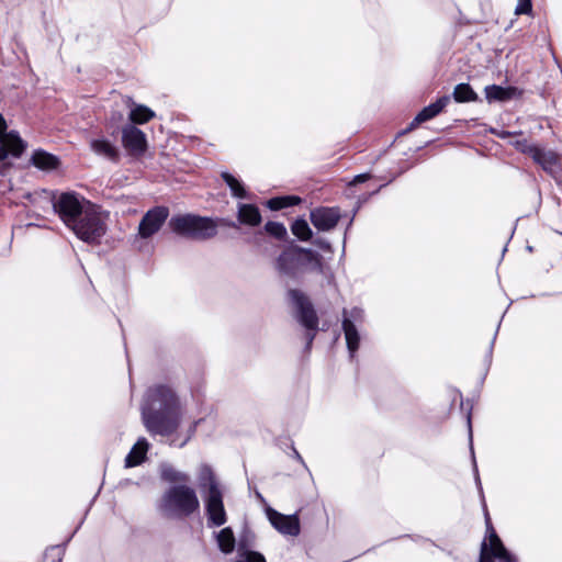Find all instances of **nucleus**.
I'll list each match as a JSON object with an SVG mask.
<instances>
[{
    "mask_svg": "<svg viewBox=\"0 0 562 562\" xmlns=\"http://www.w3.org/2000/svg\"><path fill=\"white\" fill-rule=\"evenodd\" d=\"M236 562H266V559L258 552L249 551L241 555Z\"/></svg>",
    "mask_w": 562,
    "mask_h": 562,
    "instance_id": "nucleus-32",
    "label": "nucleus"
},
{
    "mask_svg": "<svg viewBox=\"0 0 562 562\" xmlns=\"http://www.w3.org/2000/svg\"><path fill=\"white\" fill-rule=\"evenodd\" d=\"M364 312L360 307L342 310V330L345 334L348 351H357L360 345V335L357 329L358 324H362Z\"/></svg>",
    "mask_w": 562,
    "mask_h": 562,
    "instance_id": "nucleus-7",
    "label": "nucleus"
},
{
    "mask_svg": "<svg viewBox=\"0 0 562 562\" xmlns=\"http://www.w3.org/2000/svg\"><path fill=\"white\" fill-rule=\"evenodd\" d=\"M532 12V2L531 0H518V3L515 9V14H531Z\"/></svg>",
    "mask_w": 562,
    "mask_h": 562,
    "instance_id": "nucleus-31",
    "label": "nucleus"
},
{
    "mask_svg": "<svg viewBox=\"0 0 562 562\" xmlns=\"http://www.w3.org/2000/svg\"><path fill=\"white\" fill-rule=\"evenodd\" d=\"M487 531L490 532L487 553L491 554V557L498 559L499 562H516V558L506 550L488 520Z\"/></svg>",
    "mask_w": 562,
    "mask_h": 562,
    "instance_id": "nucleus-19",
    "label": "nucleus"
},
{
    "mask_svg": "<svg viewBox=\"0 0 562 562\" xmlns=\"http://www.w3.org/2000/svg\"><path fill=\"white\" fill-rule=\"evenodd\" d=\"M265 231L272 237L281 240L284 239L288 232L285 226L280 222L269 221L265 225Z\"/></svg>",
    "mask_w": 562,
    "mask_h": 562,
    "instance_id": "nucleus-29",
    "label": "nucleus"
},
{
    "mask_svg": "<svg viewBox=\"0 0 562 562\" xmlns=\"http://www.w3.org/2000/svg\"><path fill=\"white\" fill-rule=\"evenodd\" d=\"M199 481L201 487H207V491L212 490V486H220L212 469L210 467L203 465L200 470Z\"/></svg>",
    "mask_w": 562,
    "mask_h": 562,
    "instance_id": "nucleus-28",
    "label": "nucleus"
},
{
    "mask_svg": "<svg viewBox=\"0 0 562 562\" xmlns=\"http://www.w3.org/2000/svg\"><path fill=\"white\" fill-rule=\"evenodd\" d=\"M479 562H494V557H491V554L487 553V542H486V540H484L481 543Z\"/></svg>",
    "mask_w": 562,
    "mask_h": 562,
    "instance_id": "nucleus-33",
    "label": "nucleus"
},
{
    "mask_svg": "<svg viewBox=\"0 0 562 562\" xmlns=\"http://www.w3.org/2000/svg\"><path fill=\"white\" fill-rule=\"evenodd\" d=\"M8 133L9 132H7V122L3 115L0 113V142H3L5 136H8Z\"/></svg>",
    "mask_w": 562,
    "mask_h": 562,
    "instance_id": "nucleus-36",
    "label": "nucleus"
},
{
    "mask_svg": "<svg viewBox=\"0 0 562 562\" xmlns=\"http://www.w3.org/2000/svg\"><path fill=\"white\" fill-rule=\"evenodd\" d=\"M484 94L488 103H503L519 99L522 95V90L513 86L502 87L498 85H490L484 88Z\"/></svg>",
    "mask_w": 562,
    "mask_h": 562,
    "instance_id": "nucleus-14",
    "label": "nucleus"
},
{
    "mask_svg": "<svg viewBox=\"0 0 562 562\" xmlns=\"http://www.w3.org/2000/svg\"><path fill=\"white\" fill-rule=\"evenodd\" d=\"M513 133H510V132H502L498 135H499L501 138H506V137L510 136Z\"/></svg>",
    "mask_w": 562,
    "mask_h": 562,
    "instance_id": "nucleus-39",
    "label": "nucleus"
},
{
    "mask_svg": "<svg viewBox=\"0 0 562 562\" xmlns=\"http://www.w3.org/2000/svg\"><path fill=\"white\" fill-rule=\"evenodd\" d=\"M172 479L173 480H181V481H187L188 480L187 475L186 474H181V473H178Z\"/></svg>",
    "mask_w": 562,
    "mask_h": 562,
    "instance_id": "nucleus-38",
    "label": "nucleus"
},
{
    "mask_svg": "<svg viewBox=\"0 0 562 562\" xmlns=\"http://www.w3.org/2000/svg\"><path fill=\"white\" fill-rule=\"evenodd\" d=\"M204 502L209 527L223 526L227 517L220 486L213 485L212 490L207 491Z\"/></svg>",
    "mask_w": 562,
    "mask_h": 562,
    "instance_id": "nucleus-8",
    "label": "nucleus"
},
{
    "mask_svg": "<svg viewBox=\"0 0 562 562\" xmlns=\"http://www.w3.org/2000/svg\"><path fill=\"white\" fill-rule=\"evenodd\" d=\"M450 97L442 95L438 98L435 102L425 106L418 114L414 117V120L409 123L408 127L405 132L414 130L420 123L427 122L434 117H436L442 110L449 104Z\"/></svg>",
    "mask_w": 562,
    "mask_h": 562,
    "instance_id": "nucleus-18",
    "label": "nucleus"
},
{
    "mask_svg": "<svg viewBox=\"0 0 562 562\" xmlns=\"http://www.w3.org/2000/svg\"><path fill=\"white\" fill-rule=\"evenodd\" d=\"M26 198L33 204L41 198L47 200L65 226L87 244H100L106 233V224L94 205L77 192L55 193L42 190L27 193Z\"/></svg>",
    "mask_w": 562,
    "mask_h": 562,
    "instance_id": "nucleus-1",
    "label": "nucleus"
},
{
    "mask_svg": "<svg viewBox=\"0 0 562 562\" xmlns=\"http://www.w3.org/2000/svg\"><path fill=\"white\" fill-rule=\"evenodd\" d=\"M531 158L552 178H557L561 172L559 155L553 150H546L539 147Z\"/></svg>",
    "mask_w": 562,
    "mask_h": 562,
    "instance_id": "nucleus-16",
    "label": "nucleus"
},
{
    "mask_svg": "<svg viewBox=\"0 0 562 562\" xmlns=\"http://www.w3.org/2000/svg\"><path fill=\"white\" fill-rule=\"evenodd\" d=\"M291 231L300 240L306 241L312 238L313 232L304 218L295 220L291 225Z\"/></svg>",
    "mask_w": 562,
    "mask_h": 562,
    "instance_id": "nucleus-27",
    "label": "nucleus"
},
{
    "mask_svg": "<svg viewBox=\"0 0 562 562\" xmlns=\"http://www.w3.org/2000/svg\"><path fill=\"white\" fill-rule=\"evenodd\" d=\"M370 173H360L353 177V179L348 183L349 186H356L357 183H362L370 179Z\"/></svg>",
    "mask_w": 562,
    "mask_h": 562,
    "instance_id": "nucleus-35",
    "label": "nucleus"
},
{
    "mask_svg": "<svg viewBox=\"0 0 562 562\" xmlns=\"http://www.w3.org/2000/svg\"><path fill=\"white\" fill-rule=\"evenodd\" d=\"M306 348H307V349H310V348H311V340L307 342Z\"/></svg>",
    "mask_w": 562,
    "mask_h": 562,
    "instance_id": "nucleus-41",
    "label": "nucleus"
},
{
    "mask_svg": "<svg viewBox=\"0 0 562 562\" xmlns=\"http://www.w3.org/2000/svg\"><path fill=\"white\" fill-rule=\"evenodd\" d=\"M277 272L285 278L297 280L307 271L323 274L329 284L334 282V273L323 263L322 256L308 248L291 245L283 249L274 261Z\"/></svg>",
    "mask_w": 562,
    "mask_h": 562,
    "instance_id": "nucleus-3",
    "label": "nucleus"
},
{
    "mask_svg": "<svg viewBox=\"0 0 562 562\" xmlns=\"http://www.w3.org/2000/svg\"><path fill=\"white\" fill-rule=\"evenodd\" d=\"M286 296L295 310L297 322L307 330L316 331L318 328V317L308 296L297 289H290L286 292Z\"/></svg>",
    "mask_w": 562,
    "mask_h": 562,
    "instance_id": "nucleus-6",
    "label": "nucleus"
},
{
    "mask_svg": "<svg viewBox=\"0 0 562 562\" xmlns=\"http://www.w3.org/2000/svg\"><path fill=\"white\" fill-rule=\"evenodd\" d=\"M222 179L226 183V186L229 188L231 193L234 198L237 199H248V192L246 191L243 182L234 177L232 173L227 171H223L221 173Z\"/></svg>",
    "mask_w": 562,
    "mask_h": 562,
    "instance_id": "nucleus-22",
    "label": "nucleus"
},
{
    "mask_svg": "<svg viewBox=\"0 0 562 562\" xmlns=\"http://www.w3.org/2000/svg\"><path fill=\"white\" fill-rule=\"evenodd\" d=\"M26 148V143L20 137L16 131H10L8 136L0 142V162H3L9 154L20 158Z\"/></svg>",
    "mask_w": 562,
    "mask_h": 562,
    "instance_id": "nucleus-17",
    "label": "nucleus"
},
{
    "mask_svg": "<svg viewBox=\"0 0 562 562\" xmlns=\"http://www.w3.org/2000/svg\"><path fill=\"white\" fill-rule=\"evenodd\" d=\"M93 154L102 157L113 164H119L121 159L120 149L115 144L104 136L92 138L89 143Z\"/></svg>",
    "mask_w": 562,
    "mask_h": 562,
    "instance_id": "nucleus-15",
    "label": "nucleus"
},
{
    "mask_svg": "<svg viewBox=\"0 0 562 562\" xmlns=\"http://www.w3.org/2000/svg\"><path fill=\"white\" fill-rule=\"evenodd\" d=\"M169 216L167 206H155L149 209L138 224V235L143 239L150 238L162 227Z\"/></svg>",
    "mask_w": 562,
    "mask_h": 562,
    "instance_id": "nucleus-9",
    "label": "nucleus"
},
{
    "mask_svg": "<svg viewBox=\"0 0 562 562\" xmlns=\"http://www.w3.org/2000/svg\"><path fill=\"white\" fill-rule=\"evenodd\" d=\"M341 217L338 206H318L311 211L310 220L315 228L328 232L336 227Z\"/></svg>",
    "mask_w": 562,
    "mask_h": 562,
    "instance_id": "nucleus-11",
    "label": "nucleus"
},
{
    "mask_svg": "<svg viewBox=\"0 0 562 562\" xmlns=\"http://www.w3.org/2000/svg\"><path fill=\"white\" fill-rule=\"evenodd\" d=\"M270 524L282 535L296 537L300 533V520L296 514L283 515L272 508L266 509Z\"/></svg>",
    "mask_w": 562,
    "mask_h": 562,
    "instance_id": "nucleus-12",
    "label": "nucleus"
},
{
    "mask_svg": "<svg viewBox=\"0 0 562 562\" xmlns=\"http://www.w3.org/2000/svg\"><path fill=\"white\" fill-rule=\"evenodd\" d=\"M218 548L224 553H231L235 548V536L229 527L223 528L216 533Z\"/></svg>",
    "mask_w": 562,
    "mask_h": 562,
    "instance_id": "nucleus-24",
    "label": "nucleus"
},
{
    "mask_svg": "<svg viewBox=\"0 0 562 562\" xmlns=\"http://www.w3.org/2000/svg\"><path fill=\"white\" fill-rule=\"evenodd\" d=\"M148 449L149 443L147 440L145 438H139L126 456L125 467L133 468L139 465L145 460Z\"/></svg>",
    "mask_w": 562,
    "mask_h": 562,
    "instance_id": "nucleus-21",
    "label": "nucleus"
},
{
    "mask_svg": "<svg viewBox=\"0 0 562 562\" xmlns=\"http://www.w3.org/2000/svg\"><path fill=\"white\" fill-rule=\"evenodd\" d=\"M514 145L519 151L527 154L530 157H532L535 151L539 148V146L529 143L526 138L517 139Z\"/></svg>",
    "mask_w": 562,
    "mask_h": 562,
    "instance_id": "nucleus-30",
    "label": "nucleus"
},
{
    "mask_svg": "<svg viewBox=\"0 0 562 562\" xmlns=\"http://www.w3.org/2000/svg\"><path fill=\"white\" fill-rule=\"evenodd\" d=\"M294 453H295V458H296L297 460H300L301 462H303V459H302V457L300 456V453H299L297 451H294Z\"/></svg>",
    "mask_w": 562,
    "mask_h": 562,
    "instance_id": "nucleus-40",
    "label": "nucleus"
},
{
    "mask_svg": "<svg viewBox=\"0 0 562 562\" xmlns=\"http://www.w3.org/2000/svg\"><path fill=\"white\" fill-rule=\"evenodd\" d=\"M200 508L195 491L187 485L170 487L162 497V509L170 516L187 517Z\"/></svg>",
    "mask_w": 562,
    "mask_h": 562,
    "instance_id": "nucleus-5",
    "label": "nucleus"
},
{
    "mask_svg": "<svg viewBox=\"0 0 562 562\" xmlns=\"http://www.w3.org/2000/svg\"><path fill=\"white\" fill-rule=\"evenodd\" d=\"M452 97L456 102H475L479 100L477 93L472 89L469 83H458L452 92Z\"/></svg>",
    "mask_w": 562,
    "mask_h": 562,
    "instance_id": "nucleus-23",
    "label": "nucleus"
},
{
    "mask_svg": "<svg viewBox=\"0 0 562 562\" xmlns=\"http://www.w3.org/2000/svg\"><path fill=\"white\" fill-rule=\"evenodd\" d=\"M300 202L301 198L296 195L276 196L268 200L267 206L272 211H279L282 209L297 205Z\"/></svg>",
    "mask_w": 562,
    "mask_h": 562,
    "instance_id": "nucleus-25",
    "label": "nucleus"
},
{
    "mask_svg": "<svg viewBox=\"0 0 562 562\" xmlns=\"http://www.w3.org/2000/svg\"><path fill=\"white\" fill-rule=\"evenodd\" d=\"M363 201H366V198H363V199L359 198V200H358V205H357V207H356V210H355V212H353V216L351 217V220H350V221H349V223H348L347 229H349V227L352 225L355 214L358 212V210L360 209V205H361V203H362Z\"/></svg>",
    "mask_w": 562,
    "mask_h": 562,
    "instance_id": "nucleus-37",
    "label": "nucleus"
},
{
    "mask_svg": "<svg viewBox=\"0 0 562 562\" xmlns=\"http://www.w3.org/2000/svg\"><path fill=\"white\" fill-rule=\"evenodd\" d=\"M122 145L131 156H142L147 149L146 134L133 124L122 128Z\"/></svg>",
    "mask_w": 562,
    "mask_h": 562,
    "instance_id": "nucleus-10",
    "label": "nucleus"
},
{
    "mask_svg": "<svg viewBox=\"0 0 562 562\" xmlns=\"http://www.w3.org/2000/svg\"><path fill=\"white\" fill-rule=\"evenodd\" d=\"M181 412L175 392L166 385L148 389L142 406V419L150 435L170 436L180 424Z\"/></svg>",
    "mask_w": 562,
    "mask_h": 562,
    "instance_id": "nucleus-2",
    "label": "nucleus"
},
{
    "mask_svg": "<svg viewBox=\"0 0 562 562\" xmlns=\"http://www.w3.org/2000/svg\"><path fill=\"white\" fill-rule=\"evenodd\" d=\"M168 225L175 234L194 240H207L217 234L214 220L193 214L173 215Z\"/></svg>",
    "mask_w": 562,
    "mask_h": 562,
    "instance_id": "nucleus-4",
    "label": "nucleus"
},
{
    "mask_svg": "<svg viewBox=\"0 0 562 562\" xmlns=\"http://www.w3.org/2000/svg\"><path fill=\"white\" fill-rule=\"evenodd\" d=\"M313 244H314L316 247H318V248H321L322 250H324V251H329V252L331 251L330 243H329L327 239H325V238H322V237L315 238V239L313 240Z\"/></svg>",
    "mask_w": 562,
    "mask_h": 562,
    "instance_id": "nucleus-34",
    "label": "nucleus"
},
{
    "mask_svg": "<svg viewBox=\"0 0 562 562\" xmlns=\"http://www.w3.org/2000/svg\"><path fill=\"white\" fill-rule=\"evenodd\" d=\"M262 222L261 213L256 204L238 203L237 205V222L226 221L225 225L228 227L237 228L238 224L247 226H259Z\"/></svg>",
    "mask_w": 562,
    "mask_h": 562,
    "instance_id": "nucleus-13",
    "label": "nucleus"
},
{
    "mask_svg": "<svg viewBox=\"0 0 562 562\" xmlns=\"http://www.w3.org/2000/svg\"><path fill=\"white\" fill-rule=\"evenodd\" d=\"M155 116V113L145 105H136L128 114L131 124H144Z\"/></svg>",
    "mask_w": 562,
    "mask_h": 562,
    "instance_id": "nucleus-26",
    "label": "nucleus"
},
{
    "mask_svg": "<svg viewBox=\"0 0 562 562\" xmlns=\"http://www.w3.org/2000/svg\"><path fill=\"white\" fill-rule=\"evenodd\" d=\"M59 158L44 149H36L31 156V164L40 170L52 171L59 167Z\"/></svg>",
    "mask_w": 562,
    "mask_h": 562,
    "instance_id": "nucleus-20",
    "label": "nucleus"
}]
</instances>
